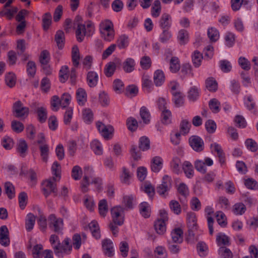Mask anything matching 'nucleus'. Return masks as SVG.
<instances>
[{
  "label": "nucleus",
  "mask_w": 258,
  "mask_h": 258,
  "mask_svg": "<svg viewBox=\"0 0 258 258\" xmlns=\"http://www.w3.org/2000/svg\"><path fill=\"white\" fill-rule=\"evenodd\" d=\"M49 241L55 254L59 257H63L64 255L70 254L72 250V245L68 238H66L60 243L58 237L52 234L50 237Z\"/></svg>",
  "instance_id": "1"
},
{
  "label": "nucleus",
  "mask_w": 258,
  "mask_h": 258,
  "mask_svg": "<svg viewBox=\"0 0 258 258\" xmlns=\"http://www.w3.org/2000/svg\"><path fill=\"white\" fill-rule=\"evenodd\" d=\"M94 171L93 169L89 167L84 168V176L81 181V187L83 192H86L88 191V186L90 184L89 179H91V183L95 185L96 188L98 191L102 189V180L98 177H93V173Z\"/></svg>",
  "instance_id": "2"
},
{
  "label": "nucleus",
  "mask_w": 258,
  "mask_h": 258,
  "mask_svg": "<svg viewBox=\"0 0 258 258\" xmlns=\"http://www.w3.org/2000/svg\"><path fill=\"white\" fill-rule=\"evenodd\" d=\"M94 31L93 23L88 21L86 24H78L76 31V38L78 41L81 42L84 39L85 36H91Z\"/></svg>",
  "instance_id": "3"
},
{
  "label": "nucleus",
  "mask_w": 258,
  "mask_h": 258,
  "mask_svg": "<svg viewBox=\"0 0 258 258\" xmlns=\"http://www.w3.org/2000/svg\"><path fill=\"white\" fill-rule=\"evenodd\" d=\"M160 217L154 222V228L159 234H163L166 230V222L168 221V213L165 210L160 211Z\"/></svg>",
  "instance_id": "4"
},
{
  "label": "nucleus",
  "mask_w": 258,
  "mask_h": 258,
  "mask_svg": "<svg viewBox=\"0 0 258 258\" xmlns=\"http://www.w3.org/2000/svg\"><path fill=\"white\" fill-rule=\"evenodd\" d=\"M48 226L49 228L53 232L57 234H62L63 228V222L62 219L57 218L54 214H50L48 218Z\"/></svg>",
  "instance_id": "5"
},
{
  "label": "nucleus",
  "mask_w": 258,
  "mask_h": 258,
  "mask_svg": "<svg viewBox=\"0 0 258 258\" xmlns=\"http://www.w3.org/2000/svg\"><path fill=\"white\" fill-rule=\"evenodd\" d=\"M171 178L168 175L163 177L162 183L156 187L157 192L162 197H166L172 186Z\"/></svg>",
  "instance_id": "6"
},
{
  "label": "nucleus",
  "mask_w": 258,
  "mask_h": 258,
  "mask_svg": "<svg viewBox=\"0 0 258 258\" xmlns=\"http://www.w3.org/2000/svg\"><path fill=\"white\" fill-rule=\"evenodd\" d=\"M113 222L117 225H121L124 222V208L121 206H116L111 210Z\"/></svg>",
  "instance_id": "7"
},
{
  "label": "nucleus",
  "mask_w": 258,
  "mask_h": 258,
  "mask_svg": "<svg viewBox=\"0 0 258 258\" xmlns=\"http://www.w3.org/2000/svg\"><path fill=\"white\" fill-rule=\"evenodd\" d=\"M56 180L55 177H53L52 179H48L43 181L42 183V189L43 191V194L46 197H47L51 192H56V184L54 183Z\"/></svg>",
  "instance_id": "8"
},
{
  "label": "nucleus",
  "mask_w": 258,
  "mask_h": 258,
  "mask_svg": "<svg viewBox=\"0 0 258 258\" xmlns=\"http://www.w3.org/2000/svg\"><path fill=\"white\" fill-rule=\"evenodd\" d=\"M188 142L189 145L194 151L200 152L204 150V143L200 137L192 136L189 138Z\"/></svg>",
  "instance_id": "9"
},
{
  "label": "nucleus",
  "mask_w": 258,
  "mask_h": 258,
  "mask_svg": "<svg viewBox=\"0 0 258 258\" xmlns=\"http://www.w3.org/2000/svg\"><path fill=\"white\" fill-rule=\"evenodd\" d=\"M213 164V160L209 157H206L204 161L197 160L194 163L196 169L199 172L205 173L207 171L206 165L211 166Z\"/></svg>",
  "instance_id": "10"
},
{
  "label": "nucleus",
  "mask_w": 258,
  "mask_h": 258,
  "mask_svg": "<svg viewBox=\"0 0 258 258\" xmlns=\"http://www.w3.org/2000/svg\"><path fill=\"white\" fill-rule=\"evenodd\" d=\"M96 126L101 135L106 139H108L112 135L113 131V127L110 126H106L101 122L98 121L96 122Z\"/></svg>",
  "instance_id": "11"
},
{
  "label": "nucleus",
  "mask_w": 258,
  "mask_h": 258,
  "mask_svg": "<svg viewBox=\"0 0 258 258\" xmlns=\"http://www.w3.org/2000/svg\"><path fill=\"white\" fill-rule=\"evenodd\" d=\"M102 247L104 254L108 257L114 255V248L112 241L109 239H105L102 241Z\"/></svg>",
  "instance_id": "12"
},
{
  "label": "nucleus",
  "mask_w": 258,
  "mask_h": 258,
  "mask_svg": "<svg viewBox=\"0 0 258 258\" xmlns=\"http://www.w3.org/2000/svg\"><path fill=\"white\" fill-rule=\"evenodd\" d=\"M10 243L9 232L6 225L0 227V243L4 246L9 245Z\"/></svg>",
  "instance_id": "13"
},
{
  "label": "nucleus",
  "mask_w": 258,
  "mask_h": 258,
  "mask_svg": "<svg viewBox=\"0 0 258 258\" xmlns=\"http://www.w3.org/2000/svg\"><path fill=\"white\" fill-rule=\"evenodd\" d=\"M16 16V7H7L5 8L3 7L0 9V16L5 17L8 20H11L14 18Z\"/></svg>",
  "instance_id": "14"
},
{
  "label": "nucleus",
  "mask_w": 258,
  "mask_h": 258,
  "mask_svg": "<svg viewBox=\"0 0 258 258\" xmlns=\"http://www.w3.org/2000/svg\"><path fill=\"white\" fill-rule=\"evenodd\" d=\"M171 17L167 13L162 15L159 20V26L162 29H169L171 25Z\"/></svg>",
  "instance_id": "15"
},
{
  "label": "nucleus",
  "mask_w": 258,
  "mask_h": 258,
  "mask_svg": "<svg viewBox=\"0 0 258 258\" xmlns=\"http://www.w3.org/2000/svg\"><path fill=\"white\" fill-rule=\"evenodd\" d=\"M87 82L88 86L94 87L97 86L99 80L98 74L94 71H89L87 75Z\"/></svg>",
  "instance_id": "16"
},
{
  "label": "nucleus",
  "mask_w": 258,
  "mask_h": 258,
  "mask_svg": "<svg viewBox=\"0 0 258 258\" xmlns=\"http://www.w3.org/2000/svg\"><path fill=\"white\" fill-rule=\"evenodd\" d=\"M50 59V54L47 50H44L41 51L39 57V61L42 66L43 69L46 70V72H48L49 67L48 63Z\"/></svg>",
  "instance_id": "17"
},
{
  "label": "nucleus",
  "mask_w": 258,
  "mask_h": 258,
  "mask_svg": "<svg viewBox=\"0 0 258 258\" xmlns=\"http://www.w3.org/2000/svg\"><path fill=\"white\" fill-rule=\"evenodd\" d=\"M29 112L28 107L24 106L20 101H17V118L24 119L26 118Z\"/></svg>",
  "instance_id": "18"
},
{
  "label": "nucleus",
  "mask_w": 258,
  "mask_h": 258,
  "mask_svg": "<svg viewBox=\"0 0 258 258\" xmlns=\"http://www.w3.org/2000/svg\"><path fill=\"white\" fill-rule=\"evenodd\" d=\"M177 192L182 197V198H179L180 202H183L184 200L189 196V193L187 186L184 183L179 184L177 187Z\"/></svg>",
  "instance_id": "19"
},
{
  "label": "nucleus",
  "mask_w": 258,
  "mask_h": 258,
  "mask_svg": "<svg viewBox=\"0 0 258 258\" xmlns=\"http://www.w3.org/2000/svg\"><path fill=\"white\" fill-rule=\"evenodd\" d=\"M205 211L206 213L208 215L207 221H208V227H209V233L211 235H212L213 234V232H214V229H213L214 219L211 216V215H212L214 213V210L212 207L208 206L205 208Z\"/></svg>",
  "instance_id": "20"
},
{
  "label": "nucleus",
  "mask_w": 258,
  "mask_h": 258,
  "mask_svg": "<svg viewBox=\"0 0 258 258\" xmlns=\"http://www.w3.org/2000/svg\"><path fill=\"white\" fill-rule=\"evenodd\" d=\"M188 228L197 229V223L196 214L193 212H188L186 216Z\"/></svg>",
  "instance_id": "21"
},
{
  "label": "nucleus",
  "mask_w": 258,
  "mask_h": 258,
  "mask_svg": "<svg viewBox=\"0 0 258 258\" xmlns=\"http://www.w3.org/2000/svg\"><path fill=\"white\" fill-rule=\"evenodd\" d=\"M55 41L59 49H62L64 45L65 37L63 32L61 30H58L55 35Z\"/></svg>",
  "instance_id": "22"
},
{
  "label": "nucleus",
  "mask_w": 258,
  "mask_h": 258,
  "mask_svg": "<svg viewBox=\"0 0 258 258\" xmlns=\"http://www.w3.org/2000/svg\"><path fill=\"white\" fill-rule=\"evenodd\" d=\"M163 160L158 156L155 157L152 159L151 164L152 170L154 172H159L162 167Z\"/></svg>",
  "instance_id": "23"
},
{
  "label": "nucleus",
  "mask_w": 258,
  "mask_h": 258,
  "mask_svg": "<svg viewBox=\"0 0 258 258\" xmlns=\"http://www.w3.org/2000/svg\"><path fill=\"white\" fill-rule=\"evenodd\" d=\"M183 231L180 228H175L171 232L172 242L174 243H181L182 241Z\"/></svg>",
  "instance_id": "24"
},
{
  "label": "nucleus",
  "mask_w": 258,
  "mask_h": 258,
  "mask_svg": "<svg viewBox=\"0 0 258 258\" xmlns=\"http://www.w3.org/2000/svg\"><path fill=\"white\" fill-rule=\"evenodd\" d=\"M142 87L147 93H150L153 90V85L150 77L147 75H144L142 78Z\"/></svg>",
  "instance_id": "25"
},
{
  "label": "nucleus",
  "mask_w": 258,
  "mask_h": 258,
  "mask_svg": "<svg viewBox=\"0 0 258 258\" xmlns=\"http://www.w3.org/2000/svg\"><path fill=\"white\" fill-rule=\"evenodd\" d=\"M28 146L26 142L23 139L20 140L17 147V151L20 156L23 158L25 157L27 154Z\"/></svg>",
  "instance_id": "26"
},
{
  "label": "nucleus",
  "mask_w": 258,
  "mask_h": 258,
  "mask_svg": "<svg viewBox=\"0 0 258 258\" xmlns=\"http://www.w3.org/2000/svg\"><path fill=\"white\" fill-rule=\"evenodd\" d=\"M35 112L37 114V119L41 123L46 121L47 118V112L45 107H40L36 108Z\"/></svg>",
  "instance_id": "27"
},
{
  "label": "nucleus",
  "mask_w": 258,
  "mask_h": 258,
  "mask_svg": "<svg viewBox=\"0 0 258 258\" xmlns=\"http://www.w3.org/2000/svg\"><path fill=\"white\" fill-rule=\"evenodd\" d=\"M206 87L210 92H214L217 90L218 83L213 77H209L206 80Z\"/></svg>",
  "instance_id": "28"
},
{
  "label": "nucleus",
  "mask_w": 258,
  "mask_h": 258,
  "mask_svg": "<svg viewBox=\"0 0 258 258\" xmlns=\"http://www.w3.org/2000/svg\"><path fill=\"white\" fill-rule=\"evenodd\" d=\"M89 227L92 235L96 239H99L101 237L100 229L97 221H93L89 224Z\"/></svg>",
  "instance_id": "29"
},
{
  "label": "nucleus",
  "mask_w": 258,
  "mask_h": 258,
  "mask_svg": "<svg viewBox=\"0 0 258 258\" xmlns=\"http://www.w3.org/2000/svg\"><path fill=\"white\" fill-rule=\"evenodd\" d=\"M129 44V38L126 35H121L116 41V46L120 49L126 48Z\"/></svg>",
  "instance_id": "30"
},
{
  "label": "nucleus",
  "mask_w": 258,
  "mask_h": 258,
  "mask_svg": "<svg viewBox=\"0 0 258 258\" xmlns=\"http://www.w3.org/2000/svg\"><path fill=\"white\" fill-rule=\"evenodd\" d=\"M78 103L80 105H84L87 101V93L85 90L81 88H79L76 92Z\"/></svg>",
  "instance_id": "31"
},
{
  "label": "nucleus",
  "mask_w": 258,
  "mask_h": 258,
  "mask_svg": "<svg viewBox=\"0 0 258 258\" xmlns=\"http://www.w3.org/2000/svg\"><path fill=\"white\" fill-rule=\"evenodd\" d=\"M182 169L186 176L190 178L194 176V171L192 165L189 161H185L182 166Z\"/></svg>",
  "instance_id": "32"
},
{
  "label": "nucleus",
  "mask_w": 258,
  "mask_h": 258,
  "mask_svg": "<svg viewBox=\"0 0 258 258\" xmlns=\"http://www.w3.org/2000/svg\"><path fill=\"white\" fill-rule=\"evenodd\" d=\"M165 80L164 74L163 71L161 70H157L154 73V81L155 84L157 86H161Z\"/></svg>",
  "instance_id": "33"
},
{
  "label": "nucleus",
  "mask_w": 258,
  "mask_h": 258,
  "mask_svg": "<svg viewBox=\"0 0 258 258\" xmlns=\"http://www.w3.org/2000/svg\"><path fill=\"white\" fill-rule=\"evenodd\" d=\"M216 241L219 246H224L230 244L229 238L222 233H219L217 235Z\"/></svg>",
  "instance_id": "34"
},
{
  "label": "nucleus",
  "mask_w": 258,
  "mask_h": 258,
  "mask_svg": "<svg viewBox=\"0 0 258 258\" xmlns=\"http://www.w3.org/2000/svg\"><path fill=\"white\" fill-rule=\"evenodd\" d=\"M173 101L176 107H179L183 105L184 96L180 92H174L172 93Z\"/></svg>",
  "instance_id": "35"
},
{
  "label": "nucleus",
  "mask_w": 258,
  "mask_h": 258,
  "mask_svg": "<svg viewBox=\"0 0 258 258\" xmlns=\"http://www.w3.org/2000/svg\"><path fill=\"white\" fill-rule=\"evenodd\" d=\"M18 201L20 208L22 210H24L28 201L27 194L24 191L21 192L18 196Z\"/></svg>",
  "instance_id": "36"
},
{
  "label": "nucleus",
  "mask_w": 258,
  "mask_h": 258,
  "mask_svg": "<svg viewBox=\"0 0 258 258\" xmlns=\"http://www.w3.org/2000/svg\"><path fill=\"white\" fill-rule=\"evenodd\" d=\"M180 68L179 58L177 57H172L170 60V70L172 73L177 72Z\"/></svg>",
  "instance_id": "37"
},
{
  "label": "nucleus",
  "mask_w": 258,
  "mask_h": 258,
  "mask_svg": "<svg viewBox=\"0 0 258 258\" xmlns=\"http://www.w3.org/2000/svg\"><path fill=\"white\" fill-rule=\"evenodd\" d=\"M133 174L125 167L122 168V172L120 176V181L124 184H129L130 180L132 178Z\"/></svg>",
  "instance_id": "38"
},
{
  "label": "nucleus",
  "mask_w": 258,
  "mask_h": 258,
  "mask_svg": "<svg viewBox=\"0 0 258 258\" xmlns=\"http://www.w3.org/2000/svg\"><path fill=\"white\" fill-rule=\"evenodd\" d=\"M211 146L214 147L215 151L217 152L220 163L224 164L225 163V156L221 146L217 143H214Z\"/></svg>",
  "instance_id": "39"
},
{
  "label": "nucleus",
  "mask_w": 258,
  "mask_h": 258,
  "mask_svg": "<svg viewBox=\"0 0 258 258\" xmlns=\"http://www.w3.org/2000/svg\"><path fill=\"white\" fill-rule=\"evenodd\" d=\"M150 147V142L148 138L143 136L139 140V148L143 151L148 150Z\"/></svg>",
  "instance_id": "40"
},
{
  "label": "nucleus",
  "mask_w": 258,
  "mask_h": 258,
  "mask_svg": "<svg viewBox=\"0 0 258 258\" xmlns=\"http://www.w3.org/2000/svg\"><path fill=\"white\" fill-rule=\"evenodd\" d=\"M135 61L131 58H127L123 63V69L126 73H131L134 70Z\"/></svg>",
  "instance_id": "41"
},
{
  "label": "nucleus",
  "mask_w": 258,
  "mask_h": 258,
  "mask_svg": "<svg viewBox=\"0 0 258 258\" xmlns=\"http://www.w3.org/2000/svg\"><path fill=\"white\" fill-rule=\"evenodd\" d=\"M36 217L31 213L27 215L26 219V229L28 231H30L33 229L35 223Z\"/></svg>",
  "instance_id": "42"
},
{
  "label": "nucleus",
  "mask_w": 258,
  "mask_h": 258,
  "mask_svg": "<svg viewBox=\"0 0 258 258\" xmlns=\"http://www.w3.org/2000/svg\"><path fill=\"white\" fill-rule=\"evenodd\" d=\"M72 59L74 66L77 67L79 64L80 53L78 47L74 46L72 50Z\"/></svg>",
  "instance_id": "43"
},
{
  "label": "nucleus",
  "mask_w": 258,
  "mask_h": 258,
  "mask_svg": "<svg viewBox=\"0 0 258 258\" xmlns=\"http://www.w3.org/2000/svg\"><path fill=\"white\" fill-rule=\"evenodd\" d=\"M113 29V23L108 20L102 21L99 24L100 33Z\"/></svg>",
  "instance_id": "44"
},
{
  "label": "nucleus",
  "mask_w": 258,
  "mask_h": 258,
  "mask_svg": "<svg viewBox=\"0 0 258 258\" xmlns=\"http://www.w3.org/2000/svg\"><path fill=\"white\" fill-rule=\"evenodd\" d=\"M5 82L8 87L10 88L14 87L16 84V76L15 73L12 72L7 73L5 75Z\"/></svg>",
  "instance_id": "45"
},
{
  "label": "nucleus",
  "mask_w": 258,
  "mask_h": 258,
  "mask_svg": "<svg viewBox=\"0 0 258 258\" xmlns=\"http://www.w3.org/2000/svg\"><path fill=\"white\" fill-rule=\"evenodd\" d=\"M52 17L50 13H46L42 16V27L44 31H47L51 24Z\"/></svg>",
  "instance_id": "46"
},
{
  "label": "nucleus",
  "mask_w": 258,
  "mask_h": 258,
  "mask_svg": "<svg viewBox=\"0 0 258 258\" xmlns=\"http://www.w3.org/2000/svg\"><path fill=\"white\" fill-rule=\"evenodd\" d=\"M116 64L114 62H109L107 63L104 68V74L107 77H111L116 70Z\"/></svg>",
  "instance_id": "47"
},
{
  "label": "nucleus",
  "mask_w": 258,
  "mask_h": 258,
  "mask_svg": "<svg viewBox=\"0 0 258 258\" xmlns=\"http://www.w3.org/2000/svg\"><path fill=\"white\" fill-rule=\"evenodd\" d=\"M140 211L141 214L144 218H148L150 216V206L147 202H143L140 205Z\"/></svg>",
  "instance_id": "48"
},
{
  "label": "nucleus",
  "mask_w": 258,
  "mask_h": 258,
  "mask_svg": "<svg viewBox=\"0 0 258 258\" xmlns=\"http://www.w3.org/2000/svg\"><path fill=\"white\" fill-rule=\"evenodd\" d=\"M190 124L186 119H183L179 125V130L180 134L183 135H187L190 130Z\"/></svg>",
  "instance_id": "49"
},
{
  "label": "nucleus",
  "mask_w": 258,
  "mask_h": 258,
  "mask_svg": "<svg viewBox=\"0 0 258 258\" xmlns=\"http://www.w3.org/2000/svg\"><path fill=\"white\" fill-rule=\"evenodd\" d=\"M169 206L175 214L179 215L181 212V207L178 201L176 200H171L169 203Z\"/></svg>",
  "instance_id": "50"
},
{
  "label": "nucleus",
  "mask_w": 258,
  "mask_h": 258,
  "mask_svg": "<svg viewBox=\"0 0 258 258\" xmlns=\"http://www.w3.org/2000/svg\"><path fill=\"white\" fill-rule=\"evenodd\" d=\"M91 147L95 154L98 155L102 154L103 149L101 143L98 140H93L91 143Z\"/></svg>",
  "instance_id": "51"
},
{
  "label": "nucleus",
  "mask_w": 258,
  "mask_h": 258,
  "mask_svg": "<svg viewBox=\"0 0 258 258\" xmlns=\"http://www.w3.org/2000/svg\"><path fill=\"white\" fill-rule=\"evenodd\" d=\"M197 249L200 256H205L207 254L208 247L205 242H199L197 245Z\"/></svg>",
  "instance_id": "52"
},
{
  "label": "nucleus",
  "mask_w": 258,
  "mask_h": 258,
  "mask_svg": "<svg viewBox=\"0 0 258 258\" xmlns=\"http://www.w3.org/2000/svg\"><path fill=\"white\" fill-rule=\"evenodd\" d=\"M5 190L9 198L12 199L15 197V186L10 182H6L5 183Z\"/></svg>",
  "instance_id": "53"
},
{
  "label": "nucleus",
  "mask_w": 258,
  "mask_h": 258,
  "mask_svg": "<svg viewBox=\"0 0 258 258\" xmlns=\"http://www.w3.org/2000/svg\"><path fill=\"white\" fill-rule=\"evenodd\" d=\"M177 38L181 45H184L188 41V33L184 29L180 30L178 33Z\"/></svg>",
  "instance_id": "54"
},
{
  "label": "nucleus",
  "mask_w": 258,
  "mask_h": 258,
  "mask_svg": "<svg viewBox=\"0 0 258 258\" xmlns=\"http://www.w3.org/2000/svg\"><path fill=\"white\" fill-rule=\"evenodd\" d=\"M140 115L145 123L147 124L150 122V114L146 107L143 106L141 108L140 111Z\"/></svg>",
  "instance_id": "55"
},
{
  "label": "nucleus",
  "mask_w": 258,
  "mask_h": 258,
  "mask_svg": "<svg viewBox=\"0 0 258 258\" xmlns=\"http://www.w3.org/2000/svg\"><path fill=\"white\" fill-rule=\"evenodd\" d=\"M216 218L219 225L224 227L227 224V218L225 215L221 211H217L216 213Z\"/></svg>",
  "instance_id": "56"
},
{
  "label": "nucleus",
  "mask_w": 258,
  "mask_h": 258,
  "mask_svg": "<svg viewBox=\"0 0 258 258\" xmlns=\"http://www.w3.org/2000/svg\"><path fill=\"white\" fill-rule=\"evenodd\" d=\"M203 57V54L200 51H194L192 56V61L195 67L198 68L201 65Z\"/></svg>",
  "instance_id": "57"
},
{
  "label": "nucleus",
  "mask_w": 258,
  "mask_h": 258,
  "mask_svg": "<svg viewBox=\"0 0 258 258\" xmlns=\"http://www.w3.org/2000/svg\"><path fill=\"white\" fill-rule=\"evenodd\" d=\"M69 67L67 66H62L59 72V80L61 83H64L69 78Z\"/></svg>",
  "instance_id": "58"
},
{
  "label": "nucleus",
  "mask_w": 258,
  "mask_h": 258,
  "mask_svg": "<svg viewBox=\"0 0 258 258\" xmlns=\"http://www.w3.org/2000/svg\"><path fill=\"white\" fill-rule=\"evenodd\" d=\"M171 112L168 109L162 111L161 121L163 124H168L171 123Z\"/></svg>",
  "instance_id": "59"
},
{
  "label": "nucleus",
  "mask_w": 258,
  "mask_h": 258,
  "mask_svg": "<svg viewBox=\"0 0 258 258\" xmlns=\"http://www.w3.org/2000/svg\"><path fill=\"white\" fill-rule=\"evenodd\" d=\"M98 209L100 215L104 217L108 212V206L106 200H101L98 205Z\"/></svg>",
  "instance_id": "60"
},
{
  "label": "nucleus",
  "mask_w": 258,
  "mask_h": 258,
  "mask_svg": "<svg viewBox=\"0 0 258 258\" xmlns=\"http://www.w3.org/2000/svg\"><path fill=\"white\" fill-rule=\"evenodd\" d=\"M208 36L211 41L216 42L219 38V33L217 29L211 27L208 30Z\"/></svg>",
  "instance_id": "61"
},
{
  "label": "nucleus",
  "mask_w": 258,
  "mask_h": 258,
  "mask_svg": "<svg viewBox=\"0 0 258 258\" xmlns=\"http://www.w3.org/2000/svg\"><path fill=\"white\" fill-rule=\"evenodd\" d=\"M246 207L242 203L235 204L233 207V213L237 215H241L245 213Z\"/></svg>",
  "instance_id": "62"
},
{
  "label": "nucleus",
  "mask_w": 258,
  "mask_h": 258,
  "mask_svg": "<svg viewBox=\"0 0 258 258\" xmlns=\"http://www.w3.org/2000/svg\"><path fill=\"white\" fill-rule=\"evenodd\" d=\"M218 253L222 258L233 257V254L231 250L225 246H221L218 250Z\"/></svg>",
  "instance_id": "63"
},
{
  "label": "nucleus",
  "mask_w": 258,
  "mask_h": 258,
  "mask_svg": "<svg viewBox=\"0 0 258 258\" xmlns=\"http://www.w3.org/2000/svg\"><path fill=\"white\" fill-rule=\"evenodd\" d=\"M83 119L84 121L89 123L92 121L93 119V114L90 109L86 108L83 110L82 112Z\"/></svg>",
  "instance_id": "64"
}]
</instances>
